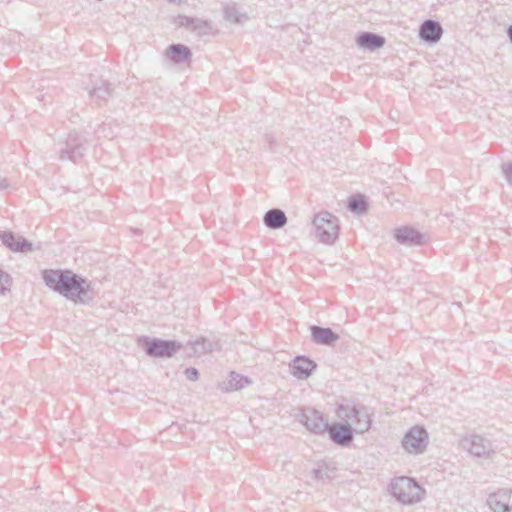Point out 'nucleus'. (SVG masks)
<instances>
[{
    "label": "nucleus",
    "instance_id": "nucleus-8",
    "mask_svg": "<svg viewBox=\"0 0 512 512\" xmlns=\"http://www.w3.org/2000/svg\"><path fill=\"white\" fill-rule=\"evenodd\" d=\"M461 446L476 457H489L493 453L490 441L480 435H470L461 440Z\"/></svg>",
    "mask_w": 512,
    "mask_h": 512
},
{
    "label": "nucleus",
    "instance_id": "nucleus-16",
    "mask_svg": "<svg viewBox=\"0 0 512 512\" xmlns=\"http://www.w3.org/2000/svg\"><path fill=\"white\" fill-rule=\"evenodd\" d=\"M356 43L360 48L375 51L384 46L385 38L372 32H362L357 36Z\"/></svg>",
    "mask_w": 512,
    "mask_h": 512
},
{
    "label": "nucleus",
    "instance_id": "nucleus-22",
    "mask_svg": "<svg viewBox=\"0 0 512 512\" xmlns=\"http://www.w3.org/2000/svg\"><path fill=\"white\" fill-rule=\"evenodd\" d=\"M193 353L195 355H204L208 352H211L214 349L216 344L208 341L204 337H200L196 339L194 342H191Z\"/></svg>",
    "mask_w": 512,
    "mask_h": 512
},
{
    "label": "nucleus",
    "instance_id": "nucleus-5",
    "mask_svg": "<svg viewBox=\"0 0 512 512\" xmlns=\"http://www.w3.org/2000/svg\"><path fill=\"white\" fill-rule=\"evenodd\" d=\"M429 444V435L422 426L415 425L411 427L402 439V447L406 452L413 455H419L426 451Z\"/></svg>",
    "mask_w": 512,
    "mask_h": 512
},
{
    "label": "nucleus",
    "instance_id": "nucleus-11",
    "mask_svg": "<svg viewBox=\"0 0 512 512\" xmlns=\"http://www.w3.org/2000/svg\"><path fill=\"white\" fill-rule=\"evenodd\" d=\"M395 240L406 246H419L425 242V235L410 226H403L394 230Z\"/></svg>",
    "mask_w": 512,
    "mask_h": 512
},
{
    "label": "nucleus",
    "instance_id": "nucleus-28",
    "mask_svg": "<svg viewBox=\"0 0 512 512\" xmlns=\"http://www.w3.org/2000/svg\"><path fill=\"white\" fill-rule=\"evenodd\" d=\"M501 168L506 181L512 186V161L502 164Z\"/></svg>",
    "mask_w": 512,
    "mask_h": 512
},
{
    "label": "nucleus",
    "instance_id": "nucleus-12",
    "mask_svg": "<svg viewBox=\"0 0 512 512\" xmlns=\"http://www.w3.org/2000/svg\"><path fill=\"white\" fill-rule=\"evenodd\" d=\"M2 243L14 252L26 253L33 250V245L23 236H16L11 231H0Z\"/></svg>",
    "mask_w": 512,
    "mask_h": 512
},
{
    "label": "nucleus",
    "instance_id": "nucleus-4",
    "mask_svg": "<svg viewBox=\"0 0 512 512\" xmlns=\"http://www.w3.org/2000/svg\"><path fill=\"white\" fill-rule=\"evenodd\" d=\"M338 416L347 424H351L355 433L363 434L371 427V417L363 405H341L338 409Z\"/></svg>",
    "mask_w": 512,
    "mask_h": 512
},
{
    "label": "nucleus",
    "instance_id": "nucleus-21",
    "mask_svg": "<svg viewBox=\"0 0 512 512\" xmlns=\"http://www.w3.org/2000/svg\"><path fill=\"white\" fill-rule=\"evenodd\" d=\"M224 18L234 24H243L248 20L247 14L241 13L234 4L224 7Z\"/></svg>",
    "mask_w": 512,
    "mask_h": 512
},
{
    "label": "nucleus",
    "instance_id": "nucleus-3",
    "mask_svg": "<svg viewBox=\"0 0 512 512\" xmlns=\"http://www.w3.org/2000/svg\"><path fill=\"white\" fill-rule=\"evenodd\" d=\"M314 233L319 242L332 245L338 239L340 223L339 219L328 211H321L312 219Z\"/></svg>",
    "mask_w": 512,
    "mask_h": 512
},
{
    "label": "nucleus",
    "instance_id": "nucleus-23",
    "mask_svg": "<svg viewBox=\"0 0 512 512\" xmlns=\"http://www.w3.org/2000/svg\"><path fill=\"white\" fill-rule=\"evenodd\" d=\"M250 383L251 381L247 377L237 374L236 372H231L226 390H239Z\"/></svg>",
    "mask_w": 512,
    "mask_h": 512
},
{
    "label": "nucleus",
    "instance_id": "nucleus-32",
    "mask_svg": "<svg viewBox=\"0 0 512 512\" xmlns=\"http://www.w3.org/2000/svg\"><path fill=\"white\" fill-rule=\"evenodd\" d=\"M10 184L7 178L0 177V191L9 188Z\"/></svg>",
    "mask_w": 512,
    "mask_h": 512
},
{
    "label": "nucleus",
    "instance_id": "nucleus-19",
    "mask_svg": "<svg viewBox=\"0 0 512 512\" xmlns=\"http://www.w3.org/2000/svg\"><path fill=\"white\" fill-rule=\"evenodd\" d=\"M166 56L174 63L180 64L190 59L192 52L183 44H172L167 48Z\"/></svg>",
    "mask_w": 512,
    "mask_h": 512
},
{
    "label": "nucleus",
    "instance_id": "nucleus-10",
    "mask_svg": "<svg viewBox=\"0 0 512 512\" xmlns=\"http://www.w3.org/2000/svg\"><path fill=\"white\" fill-rule=\"evenodd\" d=\"M493 512H512V489H499L487 498Z\"/></svg>",
    "mask_w": 512,
    "mask_h": 512
},
{
    "label": "nucleus",
    "instance_id": "nucleus-33",
    "mask_svg": "<svg viewBox=\"0 0 512 512\" xmlns=\"http://www.w3.org/2000/svg\"><path fill=\"white\" fill-rule=\"evenodd\" d=\"M507 34H508L510 41L512 42V25L509 26V28L507 30Z\"/></svg>",
    "mask_w": 512,
    "mask_h": 512
},
{
    "label": "nucleus",
    "instance_id": "nucleus-14",
    "mask_svg": "<svg viewBox=\"0 0 512 512\" xmlns=\"http://www.w3.org/2000/svg\"><path fill=\"white\" fill-rule=\"evenodd\" d=\"M443 34L442 26L435 20H425L419 28V37L427 43H437Z\"/></svg>",
    "mask_w": 512,
    "mask_h": 512
},
{
    "label": "nucleus",
    "instance_id": "nucleus-24",
    "mask_svg": "<svg viewBox=\"0 0 512 512\" xmlns=\"http://www.w3.org/2000/svg\"><path fill=\"white\" fill-rule=\"evenodd\" d=\"M191 30L199 36H205L212 30V25L207 20L195 18Z\"/></svg>",
    "mask_w": 512,
    "mask_h": 512
},
{
    "label": "nucleus",
    "instance_id": "nucleus-9",
    "mask_svg": "<svg viewBox=\"0 0 512 512\" xmlns=\"http://www.w3.org/2000/svg\"><path fill=\"white\" fill-rule=\"evenodd\" d=\"M85 151L86 147L81 137L77 133H70L66 140L65 148L60 152V158L76 162L82 158Z\"/></svg>",
    "mask_w": 512,
    "mask_h": 512
},
{
    "label": "nucleus",
    "instance_id": "nucleus-2",
    "mask_svg": "<svg viewBox=\"0 0 512 512\" xmlns=\"http://www.w3.org/2000/svg\"><path fill=\"white\" fill-rule=\"evenodd\" d=\"M389 490L393 497L405 505L421 501L425 493L424 489L413 478L407 476L392 479Z\"/></svg>",
    "mask_w": 512,
    "mask_h": 512
},
{
    "label": "nucleus",
    "instance_id": "nucleus-20",
    "mask_svg": "<svg viewBox=\"0 0 512 512\" xmlns=\"http://www.w3.org/2000/svg\"><path fill=\"white\" fill-rule=\"evenodd\" d=\"M113 88L110 83L107 81H100L99 85L93 87V89L89 90V94L96 101L106 102L108 98L112 95Z\"/></svg>",
    "mask_w": 512,
    "mask_h": 512
},
{
    "label": "nucleus",
    "instance_id": "nucleus-26",
    "mask_svg": "<svg viewBox=\"0 0 512 512\" xmlns=\"http://www.w3.org/2000/svg\"><path fill=\"white\" fill-rule=\"evenodd\" d=\"M11 283V276L0 269V296L5 295V293L10 290Z\"/></svg>",
    "mask_w": 512,
    "mask_h": 512
},
{
    "label": "nucleus",
    "instance_id": "nucleus-29",
    "mask_svg": "<svg viewBox=\"0 0 512 512\" xmlns=\"http://www.w3.org/2000/svg\"><path fill=\"white\" fill-rule=\"evenodd\" d=\"M186 378L190 381H196L199 378V372L196 368H186L184 371Z\"/></svg>",
    "mask_w": 512,
    "mask_h": 512
},
{
    "label": "nucleus",
    "instance_id": "nucleus-13",
    "mask_svg": "<svg viewBox=\"0 0 512 512\" xmlns=\"http://www.w3.org/2000/svg\"><path fill=\"white\" fill-rule=\"evenodd\" d=\"M291 373L298 379H307L316 369L317 365L314 361L305 356H297L289 364Z\"/></svg>",
    "mask_w": 512,
    "mask_h": 512
},
{
    "label": "nucleus",
    "instance_id": "nucleus-31",
    "mask_svg": "<svg viewBox=\"0 0 512 512\" xmlns=\"http://www.w3.org/2000/svg\"><path fill=\"white\" fill-rule=\"evenodd\" d=\"M265 141L268 143L269 148L273 149L274 145L276 144V137L273 134H266Z\"/></svg>",
    "mask_w": 512,
    "mask_h": 512
},
{
    "label": "nucleus",
    "instance_id": "nucleus-17",
    "mask_svg": "<svg viewBox=\"0 0 512 512\" xmlns=\"http://www.w3.org/2000/svg\"><path fill=\"white\" fill-rule=\"evenodd\" d=\"M312 340L316 344L320 345H332L339 339V335L335 333L331 328H325L321 326H311Z\"/></svg>",
    "mask_w": 512,
    "mask_h": 512
},
{
    "label": "nucleus",
    "instance_id": "nucleus-1",
    "mask_svg": "<svg viewBox=\"0 0 512 512\" xmlns=\"http://www.w3.org/2000/svg\"><path fill=\"white\" fill-rule=\"evenodd\" d=\"M45 284L55 292L75 303H85L88 297L89 282L71 270L47 269L42 273Z\"/></svg>",
    "mask_w": 512,
    "mask_h": 512
},
{
    "label": "nucleus",
    "instance_id": "nucleus-27",
    "mask_svg": "<svg viewBox=\"0 0 512 512\" xmlns=\"http://www.w3.org/2000/svg\"><path fill=\"white\" fill-rule=\"evenodd\" d=\"M312 475L314 479L325 481L326 479H330V471L326 465H321L316 469H313Z\"/></svg>",
    "mask_w": 512,
    "mask_h": 512
},
{
    "label": "nucleus",
    "instance_id": "nucleus-7",
    "mask_svg": "<svg viewBox=\"0 0 512 512\" xmlns=\"http://www.w3.org/2000/svg\"><path fill=\"white\" fill-rule=\"evenodd\" d=\"M299 421L314 434H324L330 428L322 413L310 407L301 409Z\"/></svg>",
    "mask_w": 512,
    "mask_h": 512
},
{
    "label": "nucleus",
    "instance_id": "nucleus-15",
    "mask_svg": "<svg viewBox=\"0 0 512 512\" xmlns=\"http://www.w3.org/2000/svg\"><path fill=\"white\" fill-rule=\"evenodd\" d=\"M328 431L331 440L342 446L349 445L352 442L353 432H355L351 424L347 423L335 425L333 428H329Z\"/></svg>",
    "mask_w": 512,
    "mask_h": 512
},
{
    "label": "nucleus",
    "instance_id": "nucleus-30",
    "mask_svg": "<svg viewBox=\"0 0 512 512\" xmlns=\"http://www.w3.org/2000/svg\"><path fill=\"white\" fill-rule=\"evenodd\" d=\"M195 18L188 16H179L177 22L180 26L192 28L193 22Z\"/></svg>",
    "mask_w": 512,
    "mask_h": 512
},
{
    "label": "nucleus",
    "instance_id": "nucleus-18",
    "mask_svg": "<svg viewBox=\"0 0 512 512\" xmlns=\"http://www.w3.org/2000/svg\"><path fill=\"white\" fill-rule=\"evenodd\" d=\"M287 216L285 212L279 208L268 210L263 217L264 225L269 229H280L287 224Z\"/></svg>",
    "mask_w": 512,
    "mask_h": 512
},
{
    "label": "nucleus",
    "instance_id": "nucleus-6",
    "mask_svg": "<svg viewBox=\"0 0 512 512\" xmlns=\"http://www.w3.org/2000/svg\"><path fill=\"white\" fill-rule=\"evenodd\" d=\"M142 342L145 353L151 357L169 358L182 348L181 343L175 340L144 337Z\"/></svg>",
    "mask_w": 512,
    "mask_h": 512
},
{
    "label": "nucleus",
    "instance_id": "nucleus-25",
    "mask_svg": "<svg viewBox=\"0 0 512 512\" xmlns=\"http://www.w3.org/2000/svg\"><path fill=\"white\" fill-rule=\"evenodd\" d=\"M348 208L352 212L364 213L367 211V203L363 196H354L350 198Z\"/></svg>",
    "mask_w": 512,
    "mask_h": 512
}]
</instances>
